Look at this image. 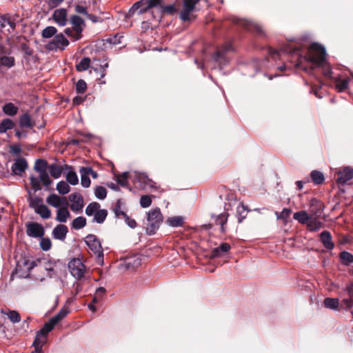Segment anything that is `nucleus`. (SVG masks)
<instances>
[{
    "instance_id": "nucleus-53",
    "label": "nucleus",
    "mask_w": 353,
    "mask_h": 353,
    "mask_svg": "<svg viewBox=\"0 0 353 353\" xmlns=\"http://www.w3.org/2000/svg\"><path fill=\"white\" fill-rule=\"evenodd\" d=\"M121 205H122L121 201L120 199H118L117 201L116 205L113 210L115 214V216L118 218H119L120 216L123 217L126 214V213L121 210Z\"/></svg>"
},
{
    "instance_id": "nucleus-15",
    "label": "nucleus",
    "mask_w": 353,
    "mask_h": 353,
    "mask_svg": "<svg viewBox=\"0 0 353 353\" xmlns=\"http://www.w3.org/2000/svg\"><path fill=\"white\" fill-rule=\"evenodd\" d=\"M66 9L59 8L54 11L52 18L59 26H65L68 21Z\"/></svg>"
},
{
    "instance_id": "nucleus-21",
    "label": "nucleus",
    "mask_w": 353,
    "mask_h": 353,
    "mask_svg": "<svg viewBox=\"0 0 353 353\" xmlns=\"http://www.w3.org/2000/svg\"><path fill=\"white\" fill-rule=\"evenodd\" d=\"M69 205H64L58 208L57 211L56 219L61 223H65L68 219L70 216V214L68 210Z\"/></svg>"
},
{
    "instance_id": "nucleus-34",
    "label": "nucleus",
    "mask_w": 353,
    "mask_h": 353,
    "mask_svg": "<svg viewBox=\"0 0 353 353\" xmlns=\"http://www.w3.org/2000/svg\"><path fill=\"white\" fill-rule=\"evenodd\" d=\"M341 262L344 265H349L353 263V254L351 253L343 251L340 253Z\"/></svg>"
},
{
    "instance_id": "nucleus-37",
    "label": "nucleus",
    "mask_w": 353,
    "mask_h": 353,
    "mask_svg": "<svg viewBox=\"0 0 353 353\" xmlns=\"http://www.w3.org/2000/svg\"><path fill=\"white\" fill-rule=\"evenodd\" d=\"M194 8L188 5L183 4V8L180 12V18L181 20L185 21L190 19L191 12L194 10Z\"/></svg>"
},
{
    "instance_id": "nucleus-3",
    "label": "nucleus",
    "mask_w": 353,
    "mask_h": 353,
    "mask_svg": "<svg viewBox=\"0 0 353 353\" xmlns=\"http://www.w3.org/2000/svg\"><path fill=\"white\" fill-rule=\"evenodd\" d=\"M130 177L132 179L135 187L139 190H146L148 188H157L155 183L144 173L134 172Z\"/></svg>"
},
{
    "instance_id": "nucleus-10",
    "label": "nucleus",
    "mask_w": 353,
    "mask_h": 353,
    "mask_svg": "<svg viewBox=\"0 0 353 353\" xmlns=\"http://www.w3.org/2000/svg\"><path fill=\"white\" fill-rule=\"evenodd\" d=\"M281 53L292 54L299 59L302 58L299 53V49L292 46L291 43H288L284 46L280 51L270 48L269 54L274 57L275 56H281Z\"/></svg>"
},
{
    "instance_id": "nucleus-26",
    "label": "nucleus",
    "mask_w": 353,
    "mask_h": 353,
    "mask_svg": "<svg viewBox=\"0 0 353 353\" xmlns=\"http://www.w3.org/2000/svg\"><path fill=\"white\" fill-rule=\"evenodd\" d=\"M230 250V245L228 243H224L221 244L219 247L214 248L212 253V257H219L223 253H225Z\"/></svg>"
},
{
    "instance_id": "nucleus-54",
    "label": "nucleus",
    "mask_w": 353,
    "mask_h": 353,
    "mask_svg": "<svg viewBox=\"0 0 353 353\" xmlns=\"http://www.w3.org/2000/svg\"><path fill=\"white\" fill-rule=\"evenodd\" d=\"M29 204H30V207L31 208L34 209V210H35L37 209V208H38L39 206H40L43 204V201L41 199H40L37 196L31 197L30 199Z\"/></svg>"
},
{
    "instance_id": "nucleus-30",
    "label": "nucleus",
    "mask_w": 353,
    "mask_h": 353,
    "mask_svg": "<svg viewBox=\"0 0 353 353\" xmlns=\"http://www.w3.org/2000/svg\"><path fill=\"white\" fill-rule=\"evenodd\" d=\"M293 218L301 224L307 223L310 217L305 211H299L294 214Z\"/></svg>"
},
{
    "instance_id": "nucleus-58",
    "label": "nucleus",
    "mask_w": 353,
    "mask_h": 353,
    "mask_svg": "<svg viewBox=\"0 0 353 353\" xmlns=\"http://www.w3.org/2000/svg\"><path fill=\"white\" fill-rule=\"evenodd\" d=\"M87 88L85 81L80 79L76 83V90L78 93H83Z\"/></svg>"
},
{
    "instance_id": "nucleus-50",
    "label": "nucleus",
    "mask_w": 353,
    "mask_h": 353,
    "mask_svg": "<svg viewBox=\"0 0 353 353\" xmlns=\"http://www.w3.org/2000/svg\"><path fill=\"white\" fill-rule=\"evenodd\" d=\"M154 197L152 195H143L140 199V205L143 208H146L150 206L152 204V198Z\"/></svg>"
},
{
    "instance_id": "nucleus-5",
    "label": "nucleus",
    "mask_w": 353,
    "mask_h": 353,
    "mask_svg": "<svg viewBox=\"0 0 353 353\" xmlns=\"http://www.w3.org/2000/svg\"><path fill=\"white\" fill-rule=\"evenodd\" d=\"M38 177L31 176L30 178V184L35 192L41 190L42 188L41 183L44 186L48 187L52 183V181L50 179L47 171L38 172Z\"/></svg>"
},
{
    "instance_id": "nucleus-46",
    "label": "nucleus",
    "mask_w": 353,
    "mask_h": 353,
    "mask_svg": "<svg viewBox=\"0 0 353 353\" xmlns=\"http://www.w3.org/2000/svg\"><path fill=\"white\" fill-rule=\"evenodd\" d=\"M68 170H69V172H68V174L66 175L67 181L72 185H75L78 184L79 179H78V176H77L76 172L74 171H73L72 170V168L69 169Z\"/></svg>"
},
{
    "instance_id": "nucleus-52",
    "label": "nucleus",
    "mask_w": 353,
    "mask_h": 353,
    "mask_svg": "<svg viewBox=\"0 0 353 353\" xmlns=\"http://www.w3.org/2000/svg\"><path fill=\"white\" fill-rule=\"evenodd\" d=\"M94 195L99 199H104L107 196L106 189L103 186H97L94 191Z\"/></svg>"
},
{
    "instance_id": "nucleus-27",
    "label": "nucleus",
    "mask_w": 353,
    "mask_h": 353,
    "mask_svg": "<svg viewBox=\"0 0 353 353\" xmlns=\"http://www.w3.org/2000/svg\"><path fill=\"white\" fill-rule=\"evenodd\" d=\"M3 112L8 116H14L18 112V108L12 103H7L2 108Z\"/></svg>"
},
{
    "instance_id": "nucleus-44",
    "label": "nucleus",
    "mask_w": 353,
    "mask_h": 353,
    "mask_svg": "<svg viewBox=\"0 0 353 353\" xmlns=\"http://www.w3.org/2000/svg\"><path fill=\"white\" fill-rule=\"evenodd\" d=\"M324 305L327 308L336 310L339 305V301L338 299L326 298L324 300Z\"/></svg>"
},
{
    "instance_id": "nucleus-6",
    "label": "nucleus",
    "mask_w": 353,
    "mask_h": 353,
    "mask_svg": "<svg viewBox=\"0 0 353 353\" xmlns=\"http://www.w3.org/2000/svg\"><path fill=\"white\" fill-rule=\"evenodd\" d=\"M68 268L72 276L81 279L86 273V268L79 259H73L68 263Z\"/></svg>"
},
{
    "instance_id": "nucleus-60",
    "label": "nucleus",
    "mask_w": 353,
    "mask_h": 353,
    "mask_svg": "<svg viewBox=\"0 0 353 353\" xmlns=\"http://www.w3.org/2000/svg\"><path fill=\"white\" fill-rule=\"evenodd\" d=\"M163 0H148V2H149V7L151 8H157V11L159 12L161 6L163 3Z\"/></svg>"
},
{
    "instance_id": "nucleus-2",
    "label": "nucleus",
    "mask_w": 353,
    "mask_h": 353,
    "mask_svg": "<svg viewBox=\"0 0 353 353\" xmlns=\"http://www.w3.org/2000/svg\"><path fill=\"white\" fill-rule=\"evenodd\" d=\"M162 221L163 216L159 208H156L154 210L148 212V225L146 228L147 233L150 235L154 234L157 230L159 228Z\"/></svg>"
},
{
    "instance_id": "nucleus-36",
    "label": "nucleus",
    "mask_w": 353,
    "mask_h": 353,
    "mask_svg": "<svg viewBox=\"0 0 353 353\" xmlns=\"http://www.w3.org/2000/svg\"><path fill=\"white\" fill-rule=\"evenodd\" d=\"M108 215V211L106 210H99L94 215L93 221L98 223H102L105 220Z\"/></svg>"
},
{
    "instance_id": "nucleus-1",
    "label": "nucleus",
    "mask_w": 353,
    "mask_h": 353,
    "mask_svg": "<svg viewBox=\"0 0 353 353\" xmlns=\"http://www.w3.org/2000/svg\"><path fill=\"white\" fill-rule=\"evenodd\" d=\"M325 48L318 43H313L308 50L307 54L304 59L316 67L323 66L325 61Z\"/></svg>"
},
{
    "instance_id": "nucleus-25",
    "label": "nucleus",
    "mask_w": 353,
    "mask_h": 353,
    "mask_svg": "<svg viewBox=\"0 0 353 353\" xmlns=\"http://www.w3.org/2000/svg\"><path fill=\"white\" fill-rule=\"evenodd\" d=\"M14 123L10 119H4L0 122V134H3L8 130H12L14 127Z\"/></svg>"
},
{
    "instance_id": "nucleus-43",
    "label": "nucleus",
    "mask_w": 353,
    "mask_h": 353,
    "mask_svg": "<svg viewBox=\"0 0 353 353\" xmlns=\"http://www.w3.org/2000/svg\"><path fill=\"white\" fill-rule=\"evenodd\" d=\"M184 222V219L182 216H173L170 217L167 220V223L172 227H180L182 226Z\"/></svg>"
},
{
    "instance_id": "nucleus-29",
    "label": "nucleus",
    "mask_w": 353,
    "mask_h": 353,
    "mask_svg": "<svg viewBox=\"0 0 353 353\" xmlns=\"http://www.w3.org/2000/svg\"><path fill=\"white\" fill-rule=\"evenodd\" d=\"M148 0H141L139 1H137L133 5L132 9H140L139 12L141 14L145 12L151 8L150 7H149V2H148Z\"/></svg>"
},
{
    "instance_id": "nucleus-18",
    "label": "nucleus",
    "mask_w": 353,
    "mask_h": 353,
    "mask_svg": "<svg viewBox=\"0 0 353 353\" xmlns=\"http://www.w3.org/2000/svg\"><path fill=\"white\" fill-rule=\"evenodd\" d=\"M27 168V161L23 158H19L17 159L12 165V172L16 175L21 176Z\"/></svg>"
},
{
    "instance_id": "nucleus-20",
    "label": "nucleus",
    "mask_w": 353,
    "mask_h": 353,
    "mask_svg": "<svg viewBox=\"0 0 353 353\" xmlns=\"http://www.w3.org/2000/svg\"><path fill=\"white\" fill-rule=\"evenodd\" d=\"M68 232V230L65 225H58L52 230V236L54 239L61 241L65 240L66 234Z\"/></svg>"
},
{
    "instance_id": "nucleus-11",
    "label": "nucleus",
    "mask_w": 353,
    "mask_h": 353,
    "mask_svg": "<svg viewBox=\"0 0 353 353\" xmlns=\"http://www.w3.org/2000/svg\"><path fill=\"white\" fill-rule=\"evenodd\" d=\"M46 202L50 206L60 208L64 205H69V203L65 197L59 196L56 194H51L46 198Z\"/></svg>"
},
{
    "instance_id": "nucleus-45",
    "label": "nucleus",
    "mask_w": 353,
    "mask_h": 353,
    "mask_svg": "<svg viewBox=\"0 0 353 353\" xmlns=\"http://www.w3.org/2000/svg\"><path fill=\"white\" fill-rule=\"evenodd\" d=\"M99 203H98L97 202H92L87 206L85 209V214L88 216L94 215V214L99 210Z\"/></svg>"
},
{
    "instance_id": "nucleus-24",
    "label": "nucleus",
    "mask_w": 353,
    "mask_h": 353,
    "mask_svg": "<svg viewBox=\"0 0 353 353\" xmlns=\"http://www.w3.org/2000/svg\"><path fill=\"white\" fill-rule=\"evenodd\" d=\"M158 12L161 15L173 14L176 12V8L174 4L165 5L163 1Z\"/></svg>"
},
{
    "instance_id": "nucleus-57",
    "label": "nucleus",
    "mask_w": 353,
    "mask_h": 353,
    "mask_svg": "<svg viewBox=\"0 0 353 353\" xmlns=\"http://www.w3.org/2000/svg\"><path fill=\"white\" fill-rule=\"evenodd\" d=\"M1 62L2 65L11 68L14 65V59L12 57L4 56L1 57Z\"/></svg>"
},
{
    "instance_id": "nucleus-7",
    "label": "nucleus",
    "mask_w": 353,
    "mask_h": 353,
    "mask_svg": "<svg viewBox=\"0 0 353 353\" xmlns=\"http://www.w3.org/2000/svg\"><path fill=\"white\" fill-rule=\"evenodd\" d=\"M68 45L69 41L61 33L55 35L54 39L46 45V48L49 50H57L58 49L63 50Z\"/></svg>"
},
{
    "instance_id": "nucleus-62",
    "label": "nucleus",
    "mask_w": 353,
    "mask_h": 353,
    "mask_svg": "<svg viewBox=\"0 0 353 353\" xmlns=\"http://www.w3.org/2000/svg\"><path fill=\"white\" fill-rule=\"evenodd\" d=\"M23 52L28 56H32L33 54V50L31 49L27 44L22 43L21 46Z\"/></svg>"
},
{
    "instance_id": "nucleus-17",
    "label": "nucleus",
    "mask_w": 353,
    "mask_h": 353,
    "mask_svg": "<svg viewBox=\"0 0 353 353\" xmlns=\"http://www.w3.org/2000/svg\"><path fill=\"white\" fill-rule=\"evenodd\" d=\"M70 312V310L68 307H63L58 314L52 317L47 323H46L48 326H49L50 330H52L54 326L61 321L63 319H64L68 314Z\"/></svg>"
},
{
    "instance_id": "nucleus-23",
    "label": "nucleus",
    "mask_w": 353,
    "mask_h": 353,
    "mask_svg": "<svg viewBox=\"0 0 353 353\" xmlns=\"http://www.w3.org/2000/svg\"><path fill=\"white\" fill-rule=\"evenodd\" d=\"M232 50L231 44H226L221 48L217 50L213 56V59L215 61H221V59H224L225 54Z\"/></svg>"
},
{
    "instance_id": "nucleus-19",
    "label": "nucleus",
    "mask_w": 353,
    "mask_h": 353,
    "mask_svg": "<svg viewBox=\"0 0 353 353\" xmlns=\"http://www.w3.org/2000/svg\"><path fill=\"white\" fill-rule=\"evenodd\" d=\"M72 167L68 165H64L63 166H60L56 163L50 164L48 166V170L50 172V175L54 178L58 179L61 176L63 170H69L71 169Z\"/></svg>"
},
{
    "instance_id": "nucleus-42",
    "label": "nucleus",
    "mask_w": 353,
    "mask_h": 353,
    "mask_svg": "<svg viewBox=\"0 0 353 353\" xmlns=\"http://www.w3.org/2000/svg\"><path fill=\"white\" fill-rule=\"evenodd\" d=\"M86 224V219L83 216H79L74 219L72 223V228L75 230H80L83 228Z\"/></svg>"
},
{
    "instance_id": "nucleus-13",
    "label": "nucleus",
    "mask_w": 353,
    "mask_h": 353,
    "mask_svg": "<svg viewBox=\"0 0 353 353\" xmlns=\"http://www.w3.org/2000/svg\"><path fill=\"white\" fill-rule=\"evenodd\" d=\"M26 233L30 237H42L44 234L43 226L38 223H29L27 224Z\"/></svg>"
},
{
    "instance_id": "nucleus-9",
    "label": "nucleus",
    "mask_w": 353,
    "mask_h": 353,
    "mask_svg": "<svg viewBox=\"0 0 353 353\" xmlns=\"http://www.w3.org/2000/svg\"><path fill=\"white\" fill-rule=\"evenodd\" d=\"M70 23L74 32V40L78 41L81 38V33L85 26L84 20L77 15H72L70 18Z\"/></svg>"
},
{
    "instance_id": "nucleus-64",
    "label": "nucleus",
    "mask_w": 353,
    "mask_h": 353,
    "mask_svg": "<svg viewBox=\"0 0 353 353\" xmlns=\"http://www.w3.org/2000/svg\"><path fill=\"white\" fill-rule=\"evenodd\" d=\"M348 84H349V81L347 79H343V80L340 81L338 83L337 87L341 91V90L346 89L348 86Z\"/></svg>"
},
{
    "instance_id": "nucleus-40",
    "label": "nucleus",
    "mask_w": 353,
    "mask_h": 353,
    "mask_svg": "<svg viewBox=\"0 0 353 353\" xmlns=\"http://www.w3.org/2000/svg\"><path fill=\"white\" fill-rule=\"evenodd\" d=\"M311 179L315 184H321L324 181V176L322 172L314 170L310 174Z\"/></svg>"
},
{
    "instance_id": "nucleus-56",
    "label": "nucleus",
    "mask_w": 353,
    "mask_h": 353,
    "mask_svg": "<svg viewBox=\"0 0 353 353\" xmlns=\"http://www.w3.org/2000/svg\"><path fill=\"white\" fill-rule=\"evenodd\" d=\"M291 213V210L288 208H284L281 213L278 212H275V214L276 216L277 219H283V221H286L289 217Z\"/></svg>"
},
{
    "instance_id": "nucleus-38",
    "label": "nucleus",
    "mask_w": 353,
    "mask_h": 353,
    "mask_svg": "<svg viewBox=\"0 0 353 353\" xmlns=\"http://www.w3.org/2000/svg\"><path fill=\"white\" fill-rule=\"evenodd\" d=\"M2 312L4 314L7 315L8 319L13 323H19L21 321V316H20L19 312L15 310H8L7 312H4V311H2Z\"/></svg>"
},
{
    "instance_id": "nucleus-28",
    "label": "nucleus",
    "mask_w": 353,
    "mask_h": 353,
    "mask_svg": "<svg viewBox=\"0 0 353 353\" xmlns=\"http://www.w3.org/2000/svg\"><path fill=\"white\" fill-rule=\"evenodd\" d=\"M34 212L39 214L41 217L43 219H47L51 216V211L50 209L44 204L37 208Z\"/></svg>"
},
{
    "instance_id": "nucleus-33",
    "label": "nucleus",
    "mask_w": 353,
    "mask_h": 353,
    "mask_svg": "<svg viewBox=\"0 0 353 353\" xmlns=\"http://www.w3.org/2000/svg\"><path fill=\"white\" fill-rule=\"evenodd\" d=\"M248 210L246 206L243 204L240 203L236 208V213L238 215V221L241 223L244 219L247 216Z\"/></svg>"
},
{
    "instance_id": "nucleus-61",
    "label": "nucleus",
    "mask_w": 353,
    "mask_h": 353,
    "mask_svg": "<svg viewBox=\"0 0 353 353\" xmlns=\"http://www.w3.org/2000/svg\"><path fill=\"white\" fill-rule=\"evenodd\" d=\"M350 298L349 299H344L342 301V305L345 307L346 309H350L353 306V300L352 299V295L351 292H349Z\"/></svg>"
},
{
    "instance_id": "nucleus-39",
    "label": "nucleus",
    "mask_w": 353,
    "mask_h": 353,
    "mask_svg": "<svg viewBox=\"0 0 353 353\" xmlns=\"http://www.w3.org/2000/svg\"><path fill=\"white\" fill-rule=\"evenodd\" d=\"M228 214L225 212L220 214L216 216V223L221 225V230L222 232L225 231V225L227 223Z\"/></svg>"
},
{
    "instance_id": "nucleus-16",
    "label": "nucleus",
    "mask_w": 353,
    "mask_h": 353,
    "mask_svg": "<svg viewBox=\"0 0 353 353\" xmlns=\"http://www.w3.org/2000/svg\"><path fill=\"white\" fill-rule=\"evenodd\" d=\"M337 174V183L343 185L353 179V169L348 167L345 168L343 170L339 171Z\"/></svg>"
},
{
    "instance_id": "nucleus-31",
    "label": "nucleus",
    "mask_w": 353,
    "mask_h": 353,
    "mask_svg": "<svg viewBox=\"0 0 353 353\" xmlns=\"http://www.w3.org/2000/svg\"><path fill=\"white\" fill-rule=\"evenodd\" d=\"M19 124L21 128H32L33 127L30 116L27 113L19 117Z\"/></svg>"
},
{
    "instance_id": "nucleus-47",
    "label": "nucleus",
    "mask_w": 353,
    "mask_h": 353,
    "mask_svg": "<svg viewBox=\"0 0 353 353\" xmlns=\"http://www.w3.org/2000/svg\"><path fill=\"white\" fill-rule=\"evenodd\" d=\"M57 190L59 194L64 195L70 192V188L67 182L61 181L57 183Z\"/></svg>"
},
{
    "instance_id": "nucleus-59",
    "label": "nucleus",
    "mask_w": 353,
    "mask_h": 353,
    "mask_svg": "<svg viewBox=\"0 0 353 353\" xmlns=\"http://www.w3.org/2000/svg\"><path fill=\"white\" fill-rule=\"evenodd\" d=\"M40 245L43 250L48 251L51 248V241L48 238H42L40 241Z\"/></svg>"
},
{
    "instance_id": "nucleus-14",
    "label": "nucleus",
    "mask_w": 353,
    "mask_h": 353,
    "mask_svg": "<svg viewBox=\"0 0 353 353\" xmlns=\"http://www.w3.org/2000/svg\"><path fill=\"white\" fill-rule=\"evenodd\" d=\"M71 202L70 209L74 212H81L83 207V199L79 193H72L69 196Z\"/></svg>"
},
{
    "instance_id": "nucleus-41",
    "label": "nucleus",
    "mask_w": 353,
    "mask_h": 353,
    "mask_svg": "<svg viewBox=\"0 0 353 353\" xmlns=\"http://www.w3.org/2000/svg\"><path fill=\"white\" fill-rule=\"evenodd\" d=\"M57 32V30L54 26H48L43 30L41 36L44 39H50L54 36Z\"/></svg>"
},
{
    "instance_id": "nucleus-49",
    "label": "nucleus",
    "mask_w": 353,
    "mask_h": 353,
    "mask_svg": "<svg viewBox=\"0 0 353 353\" xmlns=\"http://www.w3.org/2000/svg\"><path fill=\"white\" fill-rule=\"evenodd\" d=\"M0 24L2 28L9 26L12 30H14L16 26L15 23L6 16L0 17Z\"/></svg>"
},
{
    "instance_id": "nucleus-51",
    "label": "nucleus",
    "mask_w": 353,
    "mask_h": 353,
    "mask_svg": "<svg viewBox=\"0 0 353 353\" xmlns=\"http://www.w3.org/2000/svg\"><path fill=\"white\" fill-rule=\"evenodd\" d=\"M307 227L312 231H316L321 228V223L315 219H310Z\"/></svg>"
},
{
    "instance_id": "nucleus-12",
    "label": "nucleus",
    "mask_w": 353,
    "mask_h": 353,
    "mask_svg": "<svg viewBox=\"0 0 353 353\" xmlns=\"http://www.w3.org/2000/svg\"><path fill=\"white\" fill-rule=\"evenodd\" d=\"M233 21L234 23L241 26L250 31H254L259 34H263L261 27L256 23L237 18L234 19Z\"/></svg>"
},
{
    "instance_id": "nucleus-8",
    "label": "nucleus",
    "mask_w": 353,
    "mask_h": 353,
    "mask_svg": "<svg viewBox=\"0 0 353 353\" xmlns=\"http://www.w3.org/2000/svg\"><path fill=\"white\" fill-rule=\"evenodd\" d=\"M46 323L44 324L41 330L37 332L35 339L33 342L34 349L42 350V347L47 342L48 334L52 330Z\"/></svg>"
},
{
    "instance_id": "nucleus-32",
    "label": "nucleus",
    "mask_w": 353,
    "mask_h": 353,
    "mask_svg": "<svg viewBox=\"0 0 353 353\" xmlns=\"http://www.w3.org/2000/svg\"><path fill=\"white\" fill-rule=\"evenodd\" d=\"M48 162L43 159H37L34 165V170L37 172H45L48 170Z\"/></svg>"
},
{
    "instance_id": "nucleus-55",
    "label": "nucleus",
    "mask_w": 353,
    "mask_h": 353,
    "mask_svg": "<svg viewBox=\"0 0 353 353\" xmlns=\"http://www.w3.org/2000/svg\"><path fill=\"white\" fill-rule=\"evenodd\" d=\"M128 172H123L117 176V182L121 186H126L128 185Z\"/></svg>"
},
{
    "instance_id": "nucleus-63",
    "label": "nucleus",
    "mask_w": 353,
    "mask_h": 353,
    "mask_svg": "<svg viewBox=\"0 0 353 353\" xmlns=\"http://www.w3.org/2000/svg\"><path fill=\"white\" fill-rule=\"evenodd\" d=\"M125 220L126 223L132 228H134L137 226V223L135 220L130 218L127 214L123 216Z\"/></svg>"
},
{
    "instance_id": "nucleus-4",
    "label": "nucleus",
    "mask_w": 353,
    "mask_h": 353,
    "mask_svg": "<svg viewBox=\"0 0 353 353\" xmlns=\"http://www.w3.org/2000/svg\"><path fill=\"white\" fill-rule=\"evenodd\" d=\"M85 242L90 250L97 257L99 262H103V253L101 242L94 234H88L85 239Z\"/></svg>"
},
{
    "instance_id": "nucleus-48",
    "label": "nucleus",
    "mask_w": 353,
    "mask_h": 353,
    "mask_svg": "<svg viewBox=\"0 0 353 353\" xmlns=\"http://www.w3.org/2000/svg\"><path fill=\"white\" fill-rule=\"evenodd\" d=\"M90 64V59L88 57L83 58L81 61L77 65V70L79 72L86 70Z\"/></svg>"
},
{
    "instance_id": "nucleus-22",
    "label": "nucleus",
    "mask_w": 353,
    "mask_h": 353,
    "mask_svg": "<svg viewBox=\"0 0 353 353\" xmlns=\"http://www.w3.org/2000/svg\"><path fill=\"white\" fill-rule=\"evenodd\" d=\"M321 240L326 249L332 250L334 248V244L332 241V236L329 232L323 231L321 232Z\"/></svg>"
},
{
    "instance_id": "nucleus-35",
    "label": "nucleus",
    "mask_w": 353,
    "mask_h": 353,
    "mask_svg": "<svg viewBox=\"0 0 353 353\" xmlns=\"http://www.w3.org/2000/svg\"><path fill=\"white\" fill-rule=\"evenodd\" d=\"M81 174V183L83 187L88 188L90 185V179L89 175L85 172L84 167H81L79 170Z\"/></svg>"
}]
</instances>
